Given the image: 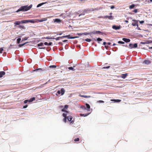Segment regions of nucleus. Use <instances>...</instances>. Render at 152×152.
Listing matches in <instances>:
<instances>
[{"label": "nucleus", "mask_w": 152, "mask_h": 152, "mask_svg": "<svg viewBox=\"0 0 152 152\" xmlns=\"http://www.w3.org/2000/svg\"><path fill=\"white\" fill-rule=\"evenodd\" d=\"M32 6V4L30 5L29 6L28 5H25L21 7L16 11L17 12H18L20 11L25 12L26 11L31 9Z\"/></svg>", "instance_id": "obj_1"}, {"label": "nucleus", "mask_w": 152, "mask_h": 152, "mask_svg": "<svg viewBox=\"0 0 152 152\" xmlns=\"http://www.w3.org/2000/svg\"><path fill=\"white\" fill-rule=\"evenodd\" d=\"M35 22L34 20H26L21 21H17L15 22L14 24L15 25H19L20 23H34Z\"/></svg>", "instance_id": "obj_2"}, {"label": "nucleus", "mask_w": 152, "mask_h": 152, "mask_svg": "<svg viewBox=\"0 0 152 152\" xmlns=\"http://www.w3.org/2000/svg\"><path fill=\"white\" fill-rule=\"evenodd\" d=\"M72 118V117L71 116H69L67 117L68 120L69 121H71L70 124V125H72L74 122V121L73 120L71 121Z\"/></svg>", "instance_id": "obj_3"}, {"label": "nucleus", "mask_w": 152, "mask_h": 152, "mask_svg": "<svg viewBox=\"0 0 152 152\" xmlns=\"http://www.w3.org/2000/svg\"><path fill=\"white\" fill-rule=\"evenodd\" d=\"M132 21H134V23H132V25L133 26H137V28H138V24L137 23L138 21L137 20H133Z\"/></svg>", "instance_id": "obj_4"}, {"label": "nucleus", "mask_w": 152, "mask_h": 152, "mask_svg": "<svg viewBox=\"0 0 152 152\" xmlns=\"http://www.w3.org/2000/svg\"><path fill=\"white\" fill-rule=\"evenodd\" d=\"M121 26H116L115 25H113L112 26L113 28L115 30L119 29L121 28Z\"/></svg>", "instance_id": "obj_5"}, {"label": "nucleus", "mask_w": 152, "mask_h": 152, "mask_svg": "<svg viewBox=\"0 0 152 152\" xmlns=\"http://www.w3.org/2000/svg\"><path fill=\"white\" fill-rule=\"evenodd\" d=\"M127 75H128V73H126L125 74H122L119 77L122 78L123 79H125L126 77H127Z\"/></svg>", "instance_id": "obj_6"}, {"label": "nucleus", "mask_w": 152, "mask_h": 152, "mask_svg": "<svg viewBox=\"0 0 152 152\" xmlns=\"http://www.w3.org/2000/svg\"><path fill=\"white\" fill-rule=\"evenodd\" d=\"M64 37H67L68 39H75V38L77 37H71L70 35L65 36H64Z\"/></svg>", "instance_id": "obj_7"}, {"label": "nucleus", "mask_w": 152, "mask_h": 152, "mask_svg": "<svg viewBox=\"0 0 152 152\" xmlns=\"http://www.w3.org/2000/svg\"><path fill=\"white\" fill-rule=\"evenodd\" d=\"M122 40L126 42H130V40L129 39L126 38H123Z\"/></svg>", "instance_id": "obj_8"}, {"label": "nucleus", "mask_w": 152, "mask_h": 152, "mask_svg": "<svg viewBox=\"0 0 152 152\" xmlns=\"http://www.w3.org/2000/svg\"><path fill=\"white\" fill-rule=\"evenodd\" d=\"M54 22H56L57 23H60L61 22V20L58 18H56L54 20Z\"/></svg>", "instance_id": "obj_9"}, {"label": "nucleus", "mask_w": 152, "mask_h": 152, "mask_svg": "<svg viewBox=\"0 0 152 152\" xmlns=\"http://www.w3.org/2000/svg\"><path fill=\"white\" fill-rule=\"evenodd\" d=\"M104 18H108L109 19H110V20H113V16H108L106 15L104 17Z\"/></svg>", "instance_id": "obj_10"}, {"label": "nucleus", "mask_w": 152, "mask_h": 152, "mask_svg": "<svg viewBox=\"0 0 152 152\" xmlns=\"http://www.w3.org/2000/svg\"><path fill=\"white\" fill-rule=\"evenodd\" d=\"M91 33H92V34H102V32L100 31H96L95 32H91Z\"/></svg>", "instance_id": "obj_11"}, {"label": "nucleus", "mask_w": 152, "mask_h": 152, "mask_svg": "<svg viewBox=\"0 0 152 152\" xmlns=\"http://www.w3.org/2000/svg\"><path fill=\"white\" fill-rule=\"evenodd\" d=\"M92 34V33H91V32L90 33H87V32H85V33H84L78 34L80 36V35H83V34H84V35H86L90 34Z\"/></svg>", "instance_id": "obj_12"}, {"label": "nucleus", "mask_w": 152, "mask_h": 152, "mask_svg": "<svg viewBox=\"0 0 152 152\" xmlns=\"http://www.w3.org/2000/svg\"><path fill=\"white\" fill-rule=\"evenodd\" d=\"M5 72L4 71L0 72V77H1L5 75Z\"/></svg>", "instance_id": "obj_13"}, {"label": "nucleus", "mask_w": 152, "mask_h": 152, "mask_svg": "<svg viewBox=\"0 0 152 152\" xmlns=\"http://www.w3.org/2000/svg\"><path fill=\"white\" fill-rule=\"evenodd\" d=\"M61 95H63L65 92V90L63 88H62L61 89Z\"/></svg>", "instance_id": "obj_14"}, {"label": "nucleus", "mask_w": 152, "mask_h": 152, "mask_svg": "<svg viewBox=\"0 0 152 152\" xmlns=\"http://www.w3.org/2000/svg\"><path fill=\"white\" fill-rule=\"evenodd\" d=\"M79 96H80L81 97H84L85 98H89L91 97L90 96L83 95H80Z\"/></svg>", "instance_id": "obj_15"}, {"label": "nucleus", "mask_w": 152, "mask_h": 152, "mask_svg": "<svg viewBox=\"0 0 152 152\" xmlns=\"http://www.w3.org/2000/svg\"><path fill=\"white\" fill-rule=\"evenodd\" d=\"M94 10V9H93L92 8V9H86L84 10V11H93Z\"/></svg>", "instance_id": "obj_16"}, {"label": "nucleus", "mask_w": 152, "mask_h": 152, "mask_svg": "<svg viewBox=\"0 0 152 152\" xmlns=\"http://www.w3.org/2000/svg\"><path fill=\"white\" fill-rule=\"evenodd\" d=\"M35 100V97H32L29 100H28L29 102H31L32 101H34Z\"/></svg>", "instance_id": "obj_17"}, {"label": "nucleus", "mask_w": 152, "mask_h": 152, "mask_svg": "<svg viewBox=\"0 0 152 152\" xmlns=\"http://www.w3.org/2000/svg\"><path fill=\"white\" fill-rule=\"evenodd\" d=\"M144 62L145 63V64H149L150 63V62L148 60H145L144 61Z\"/></svg>", "instance_id": "obj_18"}, {"label": "nucleus", "mask_w": 152, "mask_h": 152, "mask_svg": "<svg viewBox=\"0 0 152 152\" xmlns=\"http://www.w3.org/2000/svg\"><path fill=\"white\" fill-rule=\"evenodd\" d=\"M88 115V114H80V115L81 116H84V117H86V116H87Z\"/></svg>", "instance_id": "obj_19"}, {"label": "nucleus", "mask_w": 152, "mask_h": 152, "mask_svg": "<svg viewBox=\"0 0 152 152\" xmlns=\"http://www.w3.org/2000/svg\"><path fill=\"white\" fill-rule=\"evenodd\" d=\"M135 5L134 4H132L129 6V8L130 9H132L133 8L135 7Z\"/></svg>", "instance_id": "obj_20"}, {"label": "nucleus", "mask_w": 152, "mask_h": 152, "mask_svg": "<svg viewBox=\"0 0 152 152\" xmlns=\"http://www.w3.org/2000/svg\"><path fill=\"white\" fill-rule=\"evenodd\" d=\"M57 67V66L55 65H51L49 66V67L50 68H56Z\"/></svg>", "instance_id": "obj_21"}, {"label": "nucleus", "mask_w": 152, "mask_h": 152, "mask_svg": "<svg viewBox=\"0 0 152 152\" xmlns=\"http://www.w3.org/2000/svg\"><path fill=\"white\" fill-rule=\"evenodd\" d=\"M27 42H26L25 43H24L21 44H19L18 45L19 47H21L23 46L24 45L26 44L27 43Z\"/></svg>", "instance_id": "obj_22"}, {"label": "nucleus", "mask_w": 152, "mask_h": 152, "mask_svg": "<svg viewBox=\"0 0 152 152\" xmlns=\"http://www.w3.org/2000/svg\"><path fill=\"white\" fill-rule=\"evenodd\" d=\"M129 46V48H133V45L132 44H130Z\"/></svg>", "instance_id": "obj_23"}, {"label": "nucleus", "mask_w": 152, "mask_h": 152, "mask_svg": "<svg viewBox=\"0 0 152 152\" xmlns=\"http://www.w3.org/2000/svg\"><path fill=\"white\" fill-rule=\"evenodd\" d=\"M18 27L19 28H22L24 29L25 28L24 26H23L20 25Z\"/></svg>", "instance_id": "obj_24"}, {"label": "nucleus", "mask_w": 152, "mask_h": 152, "mask_svg": "<svg viewBox=\"0 0 152 152\" xmlns=\"http://www.w3.org/2000/svg\"><path fill=\"white\" fill-rule=\"evenodd\" d=\"M21 39L20 38H18L17 39V43L18 44H19L20 43V41L21 40Z\"/></svg>", "instance_id": "obj_25"}, {"label": "nucleus", "mask_w": 152, "mask_h": 152, "mask_svg": "<svg viewBox=\"0 0 152 152\" xmlns=\"http://www.w3.org/2000/svg\"><path fill=\"white\" fill-rule=\"evenodd\" d=\"M111 101H114L115 102H119L121 101V100L119 99H117V100H113V99H111Z\"/></svg>", "instance_id": "obj_26"}, {"label": "nucleus", "mask_w": 152, "mask_h": 152, "mask_svg": "<svg viewBox=\"0 0 152 152\" xmlns=\"http://www.w3.org/2000/svg\"><path fill=\"white\" fill-rule=\"evenodd\" d=\"M38 46H42L43 45V43L42 42H40L37 45Z\"/></svg>", "instance_id": "obj_27"}, {"label": "nucleus", "mask_w": 152, "mask_h": 152, "mask_svg": "<svg viewBox=\"0 0 152 152\" xmlns=\"http://www.w3.org/2000/svg\"><path fill=\"white\" fill-rule=\"evenodd\" d=\"M85 41L86 42H90L91 41V39H89L87 38L85 39Z\"/></svg>", "instance_id": "obj_28"}, {"label": "nucleus", "mask_w": 152, "mask_h": 152, "mask_svg": "<svg viewBox=\"0 0 152 152\" xmlns=\"http://www.w3.org/2000/svg\"><path fill=\"white\" fill-rule=\"evenodd\" d=\"M97 103H104V101L102 100H99L97 101Z\"/></svg>", "instance_id": "obj_29"}, {"label": "nucleus", "mask_w": 152, "mask_h": 152, "mask_svg": "<svg viewBox=\"0 0 152 152\" xmlns=\"http://www.w3.org/2000/svg\"><path fill=\"white\" fill-rule=\"evenodd\" d=\"M62 111V112H66V113H68V111L66 110V109L64 108L62 110H61Z\"/></svg>", "instance_id": "obj_30"}, {"label": "nucleus", "mask_w": 152, "mask_h": 152, "mask_svg": "<svg viewBox=\"0 0 152 152\" xmlns=\"http://www.w3.org/2000/svg\"><path fill=\"white\" fill-rule=\"evenodd\" d=\"M148 43H149L148 41H146V42H141V44H148Z\"/></svg>", "instance_id": "obj_31"}, {"label": "nucleus", "mask_w": 152, "mask_h": 152, "mask_svg": "<svg viewBox=\"0 0 152 152\" xmlns=\"http://www.w3.org/2000/svg\"><path fill=\"white\" fill-rule=\"evenodd\" d=\"M44 3H40V4H39L37 5V7H40Z\"/></svg>", "instance_id": "obj_32"}, {"label": "nucleus", "mask_w": 152, "mask_h": 152, "mask_svg": "<svg viewBox=\"0 0 152 152\" xmlns=\"http://www.w3.org/2000/svg\"><path fill=\"white\" fill-rule=\"evenodd\" d=\"M28 38V37H25L24 38H23L22 39V41H24V40H26Z\"/></svg>", "instance_id": "obj_33"}, {"label": "nucleus", "mask_w": 152, "mask_h": 152, "mask_svg": "<svg viewBox=\"0 0 152 152\" xmlns=\"http://www.w3.org/2000/svg\"><path fill=\"white\" fill-rule=\"evenodd\" d=\"M102 40V39L100 38H98L97 39V41L99 42L101 41Z\"/></svg>", "instance_id": "obj_34"}, {"label": "nucleus", "mask_w": 152, "mask_h": 152, "mask_svg": "<svg viewBox=\"0 0 152 152\" xmlns=\"http://www.w3.org/2000/svg\"><path fill=\"white\" fill-rule=\"evenodd\" d=\"M62 115L64 118L67 117V114L66 113H63L62 114Z\"/></svg>", "instance_id": "obj_35"}, {"label": "nucleus", "mask_w": 152, "mask_h": 152, "mask_svg": "<svg viewBox=\"0 0 152 152\" xmlns=\"http://www.w3.org/2000/svg\"><path fill=\"white\" fill-rule=\"evenodd\" d=\"M86 107L88 109L90 108V106L88 104H86Z\"/></svg>", "instance_id": "obj_36"}, {"label": "nucleus", "mask_w": 152, "mask_h": 152, "mask_svg": "<svg viewBox=\"0 0 152 152\" xmlns=\"http://www.w3.org/2000/svg\"><path fill=\"white\" fill-rule=\"evenodd\" d=\"M3 49L2 48H0V53H2V51L3 50Z\"/></svg>", "instance_id": "obj_37"}, {"label": "nucleus", "mask_w": 152, "mask_h": 152, "mask_svg": "<svg viewBox=\"0 0 152 152\" xmlns=\"http://www.w3.org/2000/svg\"><path fill=\"white\" fill-rule=\"evenodd\" d=\"M67 118V117H65L63 119V121L65 123L66 122Z\"/></svg>", "instance_id": "obj_38"}, {"label": "nucleus", "mask_w": 152, "mask_h": 152, "mask_svg": "<svg viewBox=\"0 0 152 152\" xmlns=\"http://www.w3.org/2000/svg\"><path fill=\"white\" fill-rule=\"evenodd\" d=\"M137 47V43H135L133 45V47L134 48H136Z\"/></svg>", "instance_id": "obj_39"}, {"label": "nucleus", "mask_w": 152, "mask_h": 152, "mask_svg": "<svg viewBox=\"0 0 152 152\" xmlns=\"http://www.w3.org/2000/svg\"><path fill=\"white\" fill-rule=\"evenodd\" d=\"M79 140V138H77L75 139H74V141L75 142L78 141Z\"/></svg>", "instance_id": "obj_40"}, {"label": "nucleus", "mask_w": 152, "mask_h": 152, "mask_svg": "<svg viewBox=\"0 0 152 152\" xmlns=\"http://www.w3.org/2000/svg\"><path fill=\"white\" fill-rule=\"evenodd\" d=\"M118 43L119 44H124V42L122 41H119L118 42Z\"/></svg>", "instance_id": "obj_41"}, {"label": "nucleus", "mask_w": 152, "mask_h": 152, "mask_svg": "<svg viewBox=\"0 0 152 152\" xmlns=\"http://www.w3.org/2000/svg\"><path fill=\"white\" fill-rule=\"evenodd\" d=\"M44 38L45 39H53V38H52L51 37H44Z\"/></svg>", "instance_id": "obj_42"}, {"label": "nucleus", "mask_w": 152, "mask_h": 152, "mask_svg": "<svg viewBox=\"0 0 152 152\" xmlns=\"http://www.w3.org/2000/svg\"><path fill=\"white\" fill-rule=\"evenodd\" d=\"M68 69L69 70H74V69H73V68L72 67H68Z\"/></svg>", "instance_id": "obj_43"}, {"label": "nucleus", "mask_w": 152, "mask_h": 152, "mask_svg": "<svg viewBox=\"0 0 152 152\" xmlns=\"http://www.w3.org/2000/svg\"><path fill=\"white\" fill-rule=\"evenodd\" d=\"M132 11L133 12H134L135 13H136L137 12V9H135L134 10Z\"/></svg>", "instance_id": "obj_44"}, {"label": "nucleus", "mask_w": 152, "mask_h": 152, "mask_svg": "<svg viewBox=\"0 0 152 152\" xmlns=\"http://www.w3.org/2000/svg\"><path fill=\"white\" fill-rule=\"evenodd\" d=\"M68 108V105H66L64 106V108H65L66 110Z\"/></svg>", "instance_id": "obj_45"}, {"label": "nucleus", "mask_w": 152, "mask_h": 152, "mask_svg": "<svg viewBox=\"0 0 152 152\" xmlns=\"http://www.w3.org/2000/svg\"><path fill=\"white\" fill-rule=\"evenodd\" d=\"M28 102H29L28 100H26L24 101V103L25 104L27 103Z\"/></svg>", "instance_id": "obj_46"}, {"label": "nucleus", "mask_w": 152, "mask_h": 152, "mask_svg": "<svg viewBox=\"0 0 152 152\" xmlns=\"http://www.w3.org/2000/svg\"><path fill=\"white\" fill-rule=\"evenodd\" d=\"M46 20V19H44V20L41 19V20H39V21L40 22H43V21H45Z\"/></svg>", "instance_id": "obj_47"}, {"label": "nucleus", "mask_w": 152, "mask_h": 152, "mask_svg": "<svg viewBox=\"0 0 152 152\" xmlns=\"http://www.w3.org/2000/svg\"><path fill=\"white\" fill-rule=\"evenodd\" d=\"M52 42H50L48 43V45L51 46L52 45Z\"/></svg>", "instance_id": "obj_48"}, {"label": "nucleus", "mask_w": 152, "mask_h": 152, "mask_svg": "<svg viewBox=\"0 0 152 152\" xmlns=\"http://www.w3.org/2000/svg\"><path fill=\"white\" fill-rule=\"evenodd\" d=\"M110 66H107V67H104L103 68V69H108L110 67Z\"/></svg>", "instance_id": "obj_49"}, {"label": "nucleus", "mask_w": 152, "mask_h": 152, "mask_svg": "<svg viewBox=\"0 0 152 152\" xmlns=\"http://www.w3.org/2000/svg\"><path fill=\"white\" fill-rule=\"evenodd\" d=\"M144 21L143 20L140 21V24H142V23H144Z\"/></svg>", "instance_id": "obj_50"}, {"label": "nucleus", "mask_w": 152, "mask_h": 152, "mask_svg": "<svg viewBox=\"0 0 152 152\" xmlns=\"http://www.w3.org/2000/svg\"><path fill=\"white\" fill-rule=\"evenodd\" d=\"M114 8H115V7L113 5H112V6H111V7H110V8L111 9H113Z\"/></svg>", "instance_id": "obj_51"}, {"label": "nucleus", "mask_w": 152, "mask_h": 152, "mask_svg": "<svg viewBox=\"0 0 152 152\" xmlns=\"http://www.w3.org/2000/svg\"><path fill=\"white\" fill-rule=\"evenodd\" d=\"M28 107V105H25L23 107V108H26V107Z\"/></svg>", "instance_id": "obj_52"}, {"label": "nucleus", "mask_w": 152, "mask_h": 152, "mask_svg": "<svg viewBox=\"0 0 152 152\" xmlns=\"http://www.w3.org/2000/svg\"><path fill=\"white\" fill-rule=\"evenodd\" d=\"M57 93L58 94H61V91L58 90L57 91Z\"/></svg>", "instance_id": "obj_53"}, {"label": "nucleus", "mask_w": 152, "mask_h": 152, "mask_svg": "<svg viewBox=\"0 0 152 152\" xmlns=\"http://www.w3.org/2000/svg\"><path fill=\"white\" fill-rule=\"evenodd\" d=\"M44 44L45 45H48V43L47 42H44Z\"/></svg>", "instance_id": "obj_54"}, {"label": "nucleus", "mask_w": 152, "mask_h": 152, "mask_svg": "<svg viewBox=\"0 0 152 152\" xmlns=\"http://www.w3.org/2000/svg\"><path fill=\"white\" fill-rule=\"evenodd\" d=\"M59 38H60V37H57L56 38V40H58Z\"/></svg>", "instance_id": "obj_55"}, {"label": "nucleus", "mask_w": 152, "mask_h": 152, "mask_svg": "<svg viewBox=\"0 0 152 152\" xmlns=\"http://www.w3.org/2000/svg\"><path fill=\"white\" fill-rule=\"evenodd\" d=\"M41 70L42 71V69L41 68H39V69H36L35 70Z\"/></svg>", "instance_id": "obj_56"}, {"label": "nucleus", "mask_w": 152, "mask_h": 152, "mask_svg": "<svg viewBox=\"0 0 152 152\" xmlns=\"http://www.w3.org/2000/svg\"><path fill=\"white\" fill-rule=\"evenodd\" d=\"M107 43L105 42H104L103 43V45H105Z\"/></svg>", "instance_id": "obj_57"}, {"label": "nucleus", "mask_w": 152, "mask_h": 152, "mask_svg": "<svg viewBox=\"0 0 152 152\" xmlns=\"http://www.w3.org/2000/svg\"><path fill=\"white\" fill-rule=\"evenodd\" d=\"M124 22H126V23H128V22H129L128 21V20H125L124 21Z\"/></svg>", "instance_id": "obj_58"}, {"label": "nucleus", "mask_w": 152, "mask_h": 152, "mask_svg": "<svg viewBox=\"0 0 152 152\" xmlns=\"http://www.w3.org/2000/svg\"><path fill=\"white\" fill-rule=\"evenodd\" d=\"M84 15V14H80L79 15V17H80L81 15Z\"/></svg>", "instance_id": "obj_59"}, {"label": "nucleus", "mask_w": 152, "mask_h": 152, "mask_svg": "<svg viewBox=\"0 0 152 152\" xmlns=\"http://www.w3.org/2000/svg\"><path fill=\"white\" fill-rule=\"evenodd\" d=\"M107 44L108 45H110L111 43L110 42H108V43H107Z\"/></svg>", "instance_id": "obj_60"}, {"label": "nucleus", "mask_w": 152, "mask_h": 152, "mask_svg": "<svg viewBox=\"0 0 152 152\" xmlns=\"http://www.w3.org/2000/svg\"><path fill=\"white\" fill-rule=\"evenodd\" d=\"M105 47L107 49L108 48V46H107L106 45H105Z\"/></svg>", "instance_id": "obj_61"}, {"label": "nucleus", "mask_w": 152, "mask_h": 152, "mask_svg": "<svg viewBox=\"0 0 152 152\" xmlns=\"http://www.w3.org/2000/svg\"><path fill=\"white\" fill-rule=\"evenodd\" d=\"M137 28V29H138V30H140V28L138 27V28Z\"/></svg>", "instance_id": "obj_62"}, {"label": "nucleus", "mask_w": 152, "mask_h": 152, "mask_svg": "<svg viewBox=\"0 0 152 152\" xmlns=\"http://www.w3.org/2000/svg\"><path fill=\"white\" fill-rule=\"evenodd\" d=\"M64 36H62V37H60V38H64V37H64Z\"/></svg>", "instance_id": "obj_63"}, {"label": "nucleus", "mask_w": 152, "mask_h": 152, "mask_svg": "<svg viewBox=\"0 0 152 152\" xmlns=\"http://www.w3.org/2000/svg\"><path fill=\"white\" fill-rule=\"evenodd\" d=\"M67 40H64V41H63V42H66L67 41Z\"/></svg>", "instance_id": "obj_64"}]
</instances>
